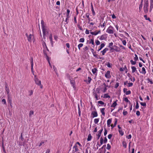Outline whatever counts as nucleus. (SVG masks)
I'll return each instance as SVG.
<instances>
[{"mask_svg": "<svg viewBox=\"0 0 153 153\" xmlns=\"http://www.w3.org/2000/svg\"><path fill=\"white\" fill-rule=\"evenodd\" d=\"M34 38V36L31 34L29 35L28 36L27 40L28 41L30 42H32V40Z\"/></svg>", "mask_w": 153, "mask_h": 153, "instance_id": "nucleus-8", "label": "nucleus"}, {"mask_svg": "<svg viewBox=\"0 0 153 153\" xmlns=\"http://www.w3.org/2000/svg\"><path fill=\"white\" fill-rule=\"evenodd\" d=\"M90 33L92 35H97V33L96 32V31L94 32H90Z\"/></svg>", "mask_w": 153, "mask_h": 153, "instance_id": "nucleus-41", "label": "nucleus"}, {"mask_svg": "<svg viewBox=\"0 0 153 153\" xmlns=\"http://www.w3.org/2000/svg\"><path fill=\"white\" fill-rule=\"evenodd\" d=\"M91 114L93 116V117H97L98 116L97 112L96 111H94L92 112Z\"/></svg>", "mask_w": 153, "mask_h": 153, "instance_id": "nucleus-11", "label": "nucleus"}, {"mask_svg": "<svg viewBox=\"0 0 153 153\" xmlns=\"http://www.w3.org/2000/svg\"><path fill=\"white\" fill-rule=\"evenodd\" d=\"M97 70L96 68H94L92 69V72L93 74H95L97 72Z\"/></svg>", "mask_w": 153, "mask_h": 153, "instance_id": "nucleus-26", "label": "nucleus"}, {"mask_svg": "<svg viewBox=\"0 0 153 153\" xmlns=\"http://www.w3.org/2000/svg\"><path fill=\"white\" fill-rule=\"evenodd\" d=\"M104 131H104V136H105V135H106L107 134V130L106 128L104 129Z\"/></svg>", "mask_w": 153, "mask_h": 153, "instance_id": "nucleus-56", "label": "nucleus"}, {"mask_svg": "<svg viewBox=\"0 0 153 153\" xmlns=\"http://www.w3.org/2000/svg\"><path fill=\"white\" fill-rule=\"evenodd\" d=\"M31 69L32 71H33V60L32 57L31 58Z\"/></svg>", "mask_w": 153, "mask_h": 153, "instance_id": "nucleus-15", "label": "nucleus"}, {"mask_svg": "<svg viewBox=\"0 0 153 153\" xmlns=\"http://www.w3.org/2000/svg\"><path fill=\"white\" fill-rule=\"evenodd\" d=\"M71 83V85H72L73 88H74L75 87V82L74 81L71 80L70 81Z\"/></svg>", "mask_w": 153, "mask_h": 153, "instance_id": "nucleus-27", "label": "nucleus"}, {"mask_svg": "<svg viewBox=\"0 0 153 153\" xmlns=\"http://www.w3.org/2000/svg\"><path fill=\"white\" fill-rule=\"evenodd\" d=\"M49 38L50 40V41L51 42V46L53 47V39H52V34L51 33L50 34H49Z\"/></svg>", "mask_w": 153, "mask_h": 153, "instance_id": "nucleus-5", "label": "nucleus"}, {"mask_svg": "<svg viewBox=\"0 0 153 153\" xmlns=\"http://www.w3.org/2000/svg\"><path fill=\"white\" fill-rule=\"evenodd\" d=\"M132 69V73H134L136 72H137V71L136 70V68L134 66H132L131 67Z\"/></svg>", "mask_w": 153, "mask_h": 153, "instance_id": "nucleus-14", "label": "nucleus"}, {"mask_svg": "<svg viewBox=\"0 0 153 153\" xmlns=\"http://www.w3.org/2000/svg\"><path fill=\"white\" fill-rule=\"evenodd\" d=\"M99 37V39L100 40H105L107 38V34H104Z\"/></svg>", "mask_w": 153, "mask_h": 153, "instance_id": "nucleus-4", "label": "nucleus"}, {"mask_svg": "<svg viewBox=\"0 0 153 153\" xmlns=\"http://www.w3.org/2000/svg\"><path fill=\"white\" fill-rule=\"evenodd\" d=\"M131 92L129 90L128 91H127L126 92V95H128V94H131Z\"/></svg>", "mask_w": 153, "mask_h": 153, "instance_id": "nucleus-52", "label": "nucleus"}, {"mask_svg": "<svg viewBox=\"0 0 153 153\" xmlns=\"http://www.w3.org/2000/svg\"><path fill=\"white\" fill-rule=\"evenodd\" d=\"M128 87H130L133 85V84L132 82H129V83H128Z\"/></svg>", "mask_w": 153, "mask_h": 153, "instance_id": "nucleus-48", "label": "nucleus"}, {"mask_svg": "<svg viewBox=\"0 0 153 153\" xmlns=\"http://www.w3.org/2000/svg\"><path fill=\"white\" fill-rule=\"evenodd\" d=\"M34 114V112L33 111H30V112L29 116L30 117H32V116Z\"/></svg>", "mask_w": 153, "mask_h": 153, "instance_id": "nucleus-25", "label": "nucleus"}, {"mask_svg": "<svg viewBox=\"0 0 153 153\" xmlns=\"http://www.w3.org/2000/svg\"><path fill=\"white\" fill-rule=\"evenodd\" d=\"M70 12V10L69 9H67V13L66 16H67L68 18H69L70 16H69V13Z\"/></svg>", "mask_w": 153, "mask_h": 153, "instance_id": "nucleus-22", "label": "nucleus"}, {"mask_svg": "<svg viewBox=\"0 0 153 153\" xmlns=\"http://www.w3.org/2000/svg\"><path fill=\"white\" fill-rule=\"evenodd\" d=\"M130 62L132 65H134L136 63V61H134L132 60H130Z\"/></svg>", "mask_w": 153, "mask_h": 153, "instance_id": "nucleus-35", "label": "nucleus"}, {"mask_svg": "<svg viewBox=\"0 0 153 153\" xmlns=\"http://www.w3.org/2000/svg\"><path fill=\"white\" fill-rule=\"evenodd\" d=\"M116 101H114L111 105V107H115L117 105Z\"/></svg>", "mask_w": 153, "mask_h": 153, "instance_id": "nucleus-23", "label": "nucleus"}, {"mask_svg": "<svg viewBox=\"0 0 153 153\" xmlns=\"http://www.w3.org/2000/svg\"><path fill=\"white\" fill-rule=\"evenodd\" d=\"M105 110V108H102L101 109V112L102 113V115L104 116H105V114L104 112Z\"/></svg>", "mask_w": 153, "mask_h": 153, "instance_id": "nucleus-17", "label": "nucleus"}, {"mask_svg": "<svg viewBox=\"0 0 153 153\" xmlns=\"http://www.w3.org/2000/svg\"><path fill=\"white\" fill-rule=\"evenodd\" d=\"M95 43L97 45H99L100 44V42L98 40L95 41Z\"/></svg>", "mask_w": 153, "mask_h": 153, "instance_id": "nucleus-45", "label": "nucleus"}, {"mask_svg": "<svg viewBox=\"0 0 153 153\" xmlns=\"http://www.w3.org/2000/svg\"><path fill=\"white\" fill-rule=\"evenodd\" d=\"M114 46V47H116V48L114 49L115 51H119V48L117 46Z\"/></svg>", "mask_w": 153, "mask_h": 153, "instance_id": "nucleus-50", "label": "nucleus"}, {"mask_svg": "<svg viewBox=\"0 0 153 153\" xmlns=\"http://www.w3.org/2000/svg\"><path fill=\"white\" fill-rule=\"evenodd\" d=\"M105 22L104 21L102 25H100V26L102 27H104L105 25Z\"/></svg>", "mask_w": 153, "mask_h": 153, "instance_id": "nucleus-62", "label": "nucleus"}, {"mask_svg": "<svg viewBox=\"0 0 153 153\" xmlns=\"http://www.w3.org/2000/svg\"><path fill=\"white\" fill-rule=\"evenodd\" d=\"M126 137L128 139H130L131 138V134H129L128 136H127Z\"/></svg>", "mask_w": 153, "mask_h": 153, "instance_id": "nucleus-64", "label": "nucleus"}, {"mask_svg": "<svg viewBox=\"0 0 153 153\" xmlns=\"http://www.w3.org/2000/svg\"><path fill=\"white\" fill-rule=\"evenodd\" d=\"M92 138V136L90 134H89L88 136V137L87 140L88 141H90Z\"/></svg>", "mask_w": 153, "mask_h": 153, "instance_id": "nucleus-21", "label": "nucleus"}, {"mask_svg": "<svg viewBox=\"0 0 153 153\" xmlns=\"http://www.w3.org/2000/svg\"><path fill=\"white\" fill-rule=\"evenodd\" d=\"M153 7V4L152 3L150 4V11L151 12Z\"/></svg>", "mask_w": 153, "mask_h": 153, "instance_id": "nucleus-47", "label": "nucleus"}, {"mask_svg": "<svg viewBox=\"0 0 153 153\" xmlns=\"http://www.w3.org/2000/svg\"><path fill=\"white\" fill-rule=\"evenodd\" d=\"M110 71H108L105 74V76L107 78L109 79L111 77V76L110 74Z\"/></svg>", "mask_w": 153, "mask_h": 153, "instance_id": "nucleus-7", "label": "nucleus"}, {"mask_svg": "<svg viewBox=\"0 0 153 153\" xmlns=\"http://www.w3.org/2000/svg\"><path fill=\"white\" fill-rule=\"evenodd\" d=\"M105 45L104 43H102L101 44L100 46L99 47V48L98 50V51H99L100 50H101L104 47Z\"/></svg>", "mask_w": 153, "mask_h": 153, "instance_id": "nucleus-13", "label": "nucleus"}, {"mask_svg": "<svg viewBox=\"0 0 153 153\" xmlns=\"http://www.w3.org/2000/svg\"><path fill=\"white\" fill-rule=\"evenodd\" d=\"M147 80H148V82H150L151 84H153V82L152 81V80L151 79L148 78L147 79Z\"/></svg>", "mask_w": 153, "mask_h": 153, "instance_id": "nucleus-44", "label": "nucleus"}, {"mask_svg": "<svg viewBox=\"0 0 153 153\" xmlns=\"http://www.w3.org/2000/svg\"><path fill=\"white\" fill-rule=\"evenodd\" d=\"M111 119H109L107 121V125L108 127L110 126V125L111 123Z\"/></svg>", "mask_w": 153, "mask_h": 153, "instance_id": "nucleus-19", "label": "nucleus"}, {"mask_svg": "<svg viewBox=\"0 0 153 153\" xmlns=\"http://www.w3.org/2000/svg\"><path fill=\"white\" fill-rule=\"evenodd\" d=\"M87 17V18L88 19V20H89L90 18L89 17V14L88 13H86L85 15Z\"/></svg>", "mask_w": 153, "mask_h": 153, "instance_id": "nucleus-57", "label": "nucleus"}, {"mask_svg": "<svg viewBox=\"0 0 153 153\" xmlns=\"http://www.w3.org/2000/svg\"><path fill=\"white\" fill-rule=\"evenodd\" d=\"M139 104L138 102H136V104L135 106V108L137 109H138L139 108Z\"/></svg>", "mask_w": 153, "mask_h": 153, "instance_id": "nucleus-54", "label": "nucleus"}, {"mask_svg": "<svg viewBox=\"0 0 153 153\" xmlns=\"http://www.w3.org/2000/svg\"><path fill=\"white\" fill-rule=\"evenodd\" d=\"M42 31H43V38L44 39H45V35L47 33L48 34V33L49 34V33H48V30H47L46 28H42Z\"/></svg>", "mask_w": 153, "mask_h": 153, "instance_id": "nucleus-3", "label": "nucleus"}, {"mask_svg": "<svg viewBox=\"0 0 153 153\" xmlns=\"http://www.w3.org/2000/svg\"><path fill=\"white\" fill-rule=\"evenodd\" d=\"M6 90L8 97L9 96V88H7L6 89Z\"/></svg>", "mask_w": 153, "mask_h": 153, "instance_id": "nucleus-51", "label": "nucleus"}, {"mask_svg": "<svg viewBox=\"0 0 153 153\" xmlns=\"http://www.w3.org/2000/svg\"><path fill=\"white\" fill-rule=\"evenodd\" d=\"M123 145L124 147L125 148H126L127 144L126 142L123 141Z\"/></svg>", "mask_w": 153, "mask_h": 153, "instance_id": "nucleus-33", "label": "nucleus"}, {"mask_svg": "<svg viewBox=\"0 0 153 153\" xmlns=\"http://www.w3.org/2000/svg\"><path fill=\"white\" fill-rule=\"evenodd\" d=\"M119 133L121 135H123L124 133L123 131L122 130H120L119 131Z\"/></svg>", "mask_w": 153, "mask_h": 153, "instance_id": "nucleus-46", "label": "nucleus"}, {"mask_svg": "<svg viewBox=\"0 0 153 153\" xmlns=\"http://www.w3.org/2000/svg\"><path fill=\"white\" fill-rule=\"evenodd\" d=\"M124 100L127 102H129L130 104L131 103L128 100V99L127 97L124 98Z\"/></svg>", "mask_w": 153, "mask_h": 153, "instance_id": "nucleus-32", "label": "nucleus"}, {"mask_svg": "<svg viewBox=\"0 0 153 153\" xmlns=\"http://www.w3.org/2000/svg\"><path fill=\"white\" fill-rule=\"evenodd\" d=\"M90 43H91L93 45H94V40L93 39H91L90 40V41L89 42Z\"/></svg>", "mask_w": 153, "mask_h": 153, "instance_id": "nucleus-34", "label": "nucleus"}, {"mask_svg": "<svg viewBox=\"0 0 153 153\" xmlns=\"http://www.w3.org/2000/svg\"><path fill=\"white\" fill-rule=\"evenodd\" d=\"M135 57L134 58V60L135 61H137L138 60V57L136 54H135Z\"/></svg>", "mask_w": 153, "mask_h": 153, "instance_id": "nucleus-36", "label": "nucleus"}, {"mask_svg": "<svg viewBox=\"0 0 153 153\" xmlns=\"http://www.w3.org/2000/svg\"><path fill=\"white\" fill-rule=\"evenodd\" d=\"M142 7H143V4H140V5H139V12H140L141 10V9H142Z\"/></svg>", "mask_w": 153, "mask_h": 153, "instance_id": "nucleus-28", "label": "nucleus"}, {"mask_svg": "<svg viewBox=\"0 0 153 153\" xmlns=\"http://www.w3.org/2000/svg\"><path fill=\"white\" fill-rule=\"evenodd\" d=\"M98 103L101 105H103L104 104V102L102 101H98Z\"/></svg>", "mask_w": 153, "mask_h": 153, "instance_id": "nucleus-49", "label": "nucleus"}, {"mask_svg": "<svg viewBox=\"0 0 153 153\" xmlns=\"http://www.w3.org/2000/svg\"><path fill=\"white\" fill-rule=\"evenodd\" d=\"M83 46V44L82 43H80L79 44L78 46V48L79 50H80V48L82 47Z\"/></svg>", "mask_w": 153, "mask_h": 153, "instance_id": "nucleus-30", "label": "nucleus"}, {"mask_svg": "<svg viewBox=\"0 0 153 153\" xmlns=\"http://www.w3.org/2000/svg\"><path fill=\"white\" fill-rule=\"evenodd\" d=\"M140 104L141 105L143 106H145L146 105V103L145 102L143 103V102H140Z\"/></svg>", "mask_w": 153, "mask_h": 153, "instance_id": "nucleus-55", "label": "nucleus"}, {"mask_svg": "<svg viewBox=\"0 0 153 153\" xmlns=\"http://www.w3.org/2000/svg\"><path fill=\"white\" fill-rule=\"evenodd\" d=\"M111 65H112V64L109 62L107 64V66L109 68H111Z\"/></svg>", "mask_w": 153, "mask_h": 153, "instance_id": "nucleus-60", "label": "nucleus"}, {"mask_svg": "<svg viewBox=\"0 0 153 153\" xmlns=\"http://www.w3.org/2000/svg\"><path fill=\"white\" fill-rule=\"evenodd\" d=\"M2 102L3 103V104H6V100L5 99H3L2 100Z\"/></svg>", "mask_w": 153, "mask_h": 153, "instance_id": "nucleus-53", "label": "nucleus"}, {"mask_svg": "<svg viewBox=\"0 0 153 153\" xmlns=\"http://www.w3.org/2000/svg\"><path fill=\"white\" fill-rule=\"evenodd\" d=\"M34 81L35 82V83L39 85H41V81L40 80H39L38 79L36 78H35L34 79Z\"/></svg>", "mask_w": 153, "mask_h": 153, "instance_id": "nucleus-9", "label": "nucleus"}, {"mask_svg": "<svg viewBox=\"0 0 153 153\" xmlns=\"http://www.w3.org/2000/svg\"><path fill=\"white\" fill-rule=\"evenodd\" d=\"M144 17L145 18V19L146 20H148L150 21H151L150 20V19L149 18H147V15H146L144 16Z\"/></svg>", "mask_w": 153, "mask_h": 153, "instance_id": "nucleus-39", "label": "nucleus"}, {"mask_svg": "<svg viewBox=\"0 0 153 153\" xmlns=\"http://www.w3.org/2000/svg\"><path fill=\"white\" fill-rule=\"evenodd\" d=\"M107 141V139L106 137H105V139L103 141V139L102 137H101L100 139V143L101 145H102L103 144V141L104 143H106Z\"/></svg>", "mask_w": 153, "mask_h": 153, "instance_id": "nucleus-6", "label": "nucleus"}, {"mask_svg": "<svg viewBox=\"0 0 153 153\" xmlns=\"http://www.w3.org/2000/svg\"><path fill=\"white\" fill-rule=\"evenodd\" d=\"M47 60L48 61V63L49 65V66H50V67H51V68H52V66L51 65V63H50V61L49 59H48V56H47Z\"/></svg>", "mask_w": 153, "mask_h": 153, "instance_id": "nucleus-43", "label": "nucleus"}, {"mask_svg": "<svg viewBox=\"0 0 153 153\" xmlns=\"http://www.w3.org/2000/svg\"><path fill=\"white\" fill-rule=\"evenodd\" d=\"M144 11L145 14H146L148 12V0H145L143 5Z\"/></svg>", "mask_w": 153, "mask_h": 153, "instance_id": "nucleus-1", "label": "nucleus"}, {"mask_svg": "<svg viewBox=\"0 0 153 153\" xmlns=\"http://www.w3.org/2000/svg\"><path fill=\"white\" fill-rule=\"evenodd\" d=\"M114 27L111 26H110L107 29L106 32L109 34H113L114 33Z\"/></svg>", "mask_w": 153, "mask_h": 153, "instance_id": "nucleus-2", "label": "nucleus"}, {"mask_svg": "<svg viewBox=\"0 0 153 153\" xmlns=\"http://www.w3.org/2000/svg\"><path fill=\"white\" fill-rule=\"evenodd\" d=\"M108 50V49L107 48H105L103 51H101V52L102 53V55H104L105 53Z\"/></svg>", "mask_w": 153, "mask_h": 153, "instance_id": "nucleus-12", "label": "nucleus"}, {"mask_svg": "<svg viewBox=\"0 0 153 153\" xmlns=\"http://www.w3.org/2000/svg\"><path fill=\"white\" fill-rule=\"evenodd\" d=\"M41 25L42 27V28H45V25H44V22L43 20H42L41 21Z\"/></svg>", "mask_w": 153, "mask_h": 153, "instance_id": "nucleus-20", "label": "nucleus"}, {"mask_svg": "<svg viewBox=\"0 0 153 153\" xmlns=\"http://www.w3.org/2000/svg\"><path fill=\"white\" fill-rule=\"evenodd\" d=\"M119 85V83L118 82H117L116 84L115 85V88H117Z\"/></svg>", "mask_w": 153, "mask_h": 153, "instance_id": "nucleus-58", "label": "nucleus"}, {"mask_svg": "<svg viewBox=\"0 0 153 153\" xmlns=\"http://www.w3.org/2000/svg\"><path fill=\"white\" fill-rule=\"evenodd\" d=\"M113 43L111 42L109 43L108 47L111 48V49H113V48H112V46L113 45Z\"/></svg>", "mask_w": 153, "mask_h": 153, "instance_id": "nucleus-24", "label": "nucleus"}, {"mask_svg": "<svg viewBox=\"0 0 153 153\" xmlns=\"http://www.w3.org/2000/svg\"><path fill=\"white\" fill-rule=\"evenodd\" d=\"M128 113L127 111H123V114L124 115H126Z\"/></svg>", "mask_w": 153, "mask_h": 153, "instance_id": "nucleus-61", "label": "nucleus"}, {"mask_svg": "<svg viewBox=\"0 0 153 153\" xmlns=\"http://www.w3.org/2000/svg\"><path fill=\"white\" fill-rule=\"evenodd\" d=\"M104 85L105 87L104 89L103 90V92H105L107 90V88H106L107 86H106V85L105 83H104Z\"/></svg>", "mask_w": 153, "mask_h": 153, "instance_id": "nucleus-42", "label": "nucleus"}, {"mask_svg": "<svg viewBox=\"0 0 153 153\" xmlns=\"http://www.w3.org/2000/svg\"><path fill=\"white\" fill-rule=\"evenodd\" d=\"M122 43L124 45H126V40H123L122 41Z\"/></svg>", "mask_w": 153, "mask_h": 153, "instance_id": "nucleus-59", "label": "nucleus"}, {"mask_svg": "<svg viewBox=\"0 0 153 153\" xmlns=\"http://www.w3.org/2000/svg\"><path fill=\"white\" fill-rule=\"evenodd\" d=\"M73 149H74L73 150V152H76L78 151V149L77 148V146L76 145H75L73 147Z\"/></svg>", "mask_w": 153, "mask_h": 153, "instance_id": "nucleus-10", "label": "nucleus"}, {"mask_svg": "<svg viewBox=\"0 0 153 153\" xmlns=\"http://www.w3.org/2000/svg\"><path fill=\"white\" fill-rule=\"evenodd\" d=\"M99 120V118H96L94 120V122L95 124H97Z\"/></svg>", "mask_w": 153, "mask_h": 153, "instance_id": "nucleus-29", "label": "nucleus"}, {"mask_svg": "<svg viewBox=\"0 0 153 153\" xmlns=\"http://www.w3.org/2000/svg\"><path fill=\"white\" fill-rule=\"evenodd\" d=\"M91 10L92 13L93 15H95V13L93 7V4L92 3H91Z\"/></svg>", "mask_w": 153, "mask_h": 153, "instance_id": "nucleus-18", "label": "nucleus"}, {"mask_svg": "<svg viewBox=\"0 0 153 153\" xmlns=\"http://www.w3.org/2000/svg\"><path fill=\"white\" fill-rule=\"evenodd\" d=\"M78 114L79 116H80L81 111H80L79 106V105H78Z\"/></svg>", "mask_w": 153, "mask_h": 153, "instance_id": "nucleus-40", "label": "nucleus"}, {"mask_svg": "<svg viewBox=\"0 0 153 153\" xmlns=\"http://www.w3.org/2000/svg\"><path fill=\"white\" fill-rule=\"evenodd\" d=\"M140 73L142 74H145L146 72L145 68L144 67H143L142 68V70Z\"/></svg>", "mask_w": 153, "mask_h": 153, "instance_id": "nucleus-16", "label": "nucleus"}, {"mask_svg": "<svg viewBox=\"0 0 153 153\" xmlns=\"http://www.w3.org/2000/svg\"><path fill=\"white\" fill-rule=\"evenodd\" d=\"M136 114L138 116H139L140 115V112L139 111H136Z\"/></svg>", "mask_w": 153, "mask_h": 153, "instance_id": "nucleus-63", "label": "nucleus"}, {"mask_svg": "<svg viewBox=\"0 0 153 153\" xmlns=\"http://www.w3.org/2000/svg\"><path fill=\"white\" fill-rule=\"evenodd\" d=\"M104 98H110V96H109L108 94H105L104 95Z\"/></svg>", "mask_w": 153, "mask_h": 153, "instance_id": "nucleus-31", "label": "nucleus"}, {"mask_svg": "<svg viewBox=\"0 0 153 153\" xmlns=\"http://www.w3.org/2000/svg\"><path fill=\"white\" fill-rule=\"evenodd\" d=\"M85 41V39L84 38H81L79 39V42H83Z\"/></svg>", "mask_w": 153, "mask_h": 153, "instance_id": "nucleus-38", "label": "nucleus"}, {"mask_svg": "<svg viewBox=\"0 0 153 153\" xmlns=\"http://www.w3.org/2000/svg\"><path fill=\"white\" fill-rule=\"evenodd\" d=\"M111 148V146L108 143L107 144V146L106 147V149L109 150Z\"/></svg>", "mask_w": 153, "mask_h": 153, "instance_id": "nucleus-37", "label": "nucleus"}]
</instances>
